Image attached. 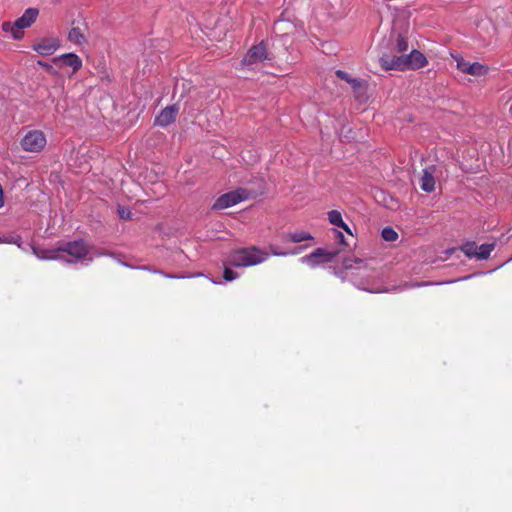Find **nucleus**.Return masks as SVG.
<instances>
[{"instance_id":"nucleus-1","label":"nucleus","mask_w":512,"mask_h":512,"mask_svg":"<svg viewBox=\"0 0 512 512\" xmlns=\"http://www.w3.org/2000/svg\"><path fill=\"white\" fill-rule=\"evenodd\" d=\"M263 193H264V186H263L262 181L260 182L257 190L241 187V188L236 189L235 191H231V192L221 195L213 204L212 209L213 210H222V209L228 208L230 206H233L242 200L254 199L258 195H261Z\"/></svg>"},{"instance_id":"nucleus-2","label":"nucleus","mask_w":512,"mask_h":512,"mask_svg":"<svg viewBox=\"0 0 512 512\" xmlns=\"http://www.w3.org/2000/svg\"><path fill=\"white\" fill-rule=\"evenodd\" d=\"M267 256V253L252 246L234 251L230 255L229 263L234 267H249L264 262Z\"/></svg>"},{"instance_id":"nucleus-3","label":"nucleus","mask_w":512,"mask_h":512,"mask_svg":"<svg viewBox=\"0 0 512 512\" xmlns=\"http://www.w3.org/2000/svg\"><path fill=\"white\" fill-rule=\"evenodd\" d=\"M408 22L401 17H397L393 21L390 41L392 42V53H404L408 50Z\"/></svg>"},{"instance_id":"nucleus-4","label":"nucleus","mask_w":512,"mask_h":512,"mask_svg":"<svg viewBox=\"0 0 512 512\" xmlns=\"http://www.w3.org/2000/svg\"><path fill=\"white\" fill-rule=\"evenodd\" d=\"M495 246V241L481 245H478L475 241H467L460 247V249L468 258L486 260L489 258Z\"/></svg>"},{"instance_id":"nucleus-5","label":"nucleus","mask_w":512,"mask_h":512,"mask_svg":"<svg viewBox=\"0 0 512 512\" xmlns=\"http://www.w3.org/2000/svg\"><path fill=\"white\" fill-rule=\"evenodd\" d=\"M401 55H396L395 53H384L380 58L379 62L381 67L384 70H397V71H405L410 70L408 67V62L410 61V53L405 54L400 53Z\"/></svg>"},{"instance_id":"nucleus-6","label":"nucleus","mask_w":512,"mask_h":512,"mask_svg":"<svg viewBox=\"0 0 512 512\" xmlns=\"http://www.w3.org/2000/svg\"><path fill=\"white\" fill-rule=\"evenodd\" d=\"M264 60L271 61L272 58L267 51V45L264 41H261L259 44L252 46L244 56L241 61L243 66H252L254 64L260 63Z\"/></svg>"},{"instance_id":"nucleus-7","label":"nucleus","mask_w":512,"mask_h":512,"mask_svg":"<svg viewBox=\"0 0 512 512\" xmlns=\"http://www.w3.org/2000/svg\"><path fill=\"white\" fill-rule=\"evenodd\" d=\"M335 74L338 78H340L350 84L357 101H359L361 103L367 101L368 96H367V82L366 81L361 80V79L352 78L347 72L342 71V70H337L335 72Z\"/></svg>"},{"instance_id":"nucleus-8","label":"nucleus","mask_w":512,"mask_h":512,"mask_svg":"<svg viewBox=\"0 0 512 512\" xmlns=\"http://www.w3.org/2000/svg\"><path fill=\"white\" fill-rule=\"evenodd\" d=\"M46 144L43 132L35 130L28 132L21 140V147L28 152H39Z\"/></svg>"},{"instance_id":"nucleus-9","label":"nucleus","mask_w":512,"mask_h":512,"mask_svg":"<svg viewBox=\"0 0 512 512\" xmlns=\"http://www.w3.org/2000/svg\"><path fill=\"white\" fill-rule=\"evenodd\" d=\"M39 10L37 8H28L24 14L14 22V39L20 40L23 38L24 33L22 29L30 27L37 19Z\"/></svg>"},{"instance_id":"nucleus-10","label":"nucleus","mask_w":512,"mask_h":512,"mask_svg":"<svg viewBox=\"0 0 512 512\" xmlns=\"http://www.w3.org/2000/svg\"><path fill=\"white\" fill-rule=\"evenodd\" d=\"M343 249L328 251L323 248H318L311 254L302 258L303 262L308 263L311 266L318 265L320 263L331 262Z\"/></svg>"},{"instance_id":"nucleus-11","label":"nucleus","mask_w":512,"mask_h":512,"mask_svg":"<svg viewBox=\"0 0 512 512\" xmlns=\"http://www.w3.org/2000/svg\"><path fill=\"white\" fill-rule=\"evenodd\" d=\"M33 49L42 56L52 55L59 47L60 41L57 38H41L33 44Z\"/></svg>"},{"instance_id":"nucleus-12","label":"nucleus","mask_w":512,"mask_h":512,"mask_svg":"<svg viewBox=\"0 0 512 512\" xmlns=\"http://www.w3.org/2000/svg\"><path fill=\"white\" fill-rule=\"evenodd\" d=\"M456 61L459 70L472 76H483L488 72V67L478 62L469 63L463 58L456 59Z\"/></svg>"},{"instance_id":"nucleus-13","label":"nucleus","mask_w":512,"mask_h":512,"mask_svg":"<svg viewBox=\"0 0 512 512\" xmlns=\"http://www.w3.org/2000/svg\"><path fill=\"white\" fill-rule=\"evenodd\" d=\"M72 28L68 33V40L77 45H82L87 42V38L85 36V31L88 30V25L85 22H82L81 25L79 23L76 25V21L73 20L71 22Z\"/></svg>"},{"instance_id":"nucleus-14","label":"nucleus","mask_w":512,"mask_h":512,"mask_svg":"<svg viewBox=\"0 0 512 512\" xmlns=\"http://www.w3.org/2000/svg\"><path fill=\"white\" fill-rule=\"evenodd\" d=\"M435 172V165H431L423 170V174L420 178V187L423 191L431 193L435 190Z\"/></svg>"},{"instance_id":"nucleus-15","label":"nucleus","mask_w":512,"mask_h":512,"mask_svg":"<svg viewBox=\"0 0 512 512\" xmlns=\"http://www.w3.org/2000/svg\"><path fill=\"white\" fill-rule=\"evenodd\" d=\"M178 114V107L176 105L167 106L155 119V124L166 127L175 121Z\"/></svg>"},{"instance_id":"nucleus-16","label":"nucleus","mask_w":512,"mask_h":512,"mask_svg":"<svg viewBox=\"0 0 512 512\" xmlns=\"http://www.w3.org/2000/svg\"><path fill=\"white\" fill-rule=\"evenodd\" d=\"M63 250L76 258L85 257L88 253L87 245L83 241L69 242Z\"/></svg>"},{"instance_id":"nucleus-17","label":"nucleus","mask_w":512,"mask_h":512,"mask_svg":"<svg viewBox=\"0 0 512 512\" xmlns=\"http://www.w3.org/2000/svg\"><path fill=\"white\" fill-rule=\"evenodd\" d=\"M54 63L63 62L64 65L73 68V72H77L82 67V60L74 53L63 54L52 60Z\"/></svg>"},{"instance_id":"nucleus-18","label":"nucleus","mask_w":512,"mask_h":512,"mask_svg":"<svg viewBox=\"0 0 512 512\" xmlns=\"http://www.w3.org/2000/svg\"><path fill=\"white\" fill-rule=\"evenodd\" d=\"M339 227L342 228L349 235V238L353 243H351L349 240L345 239L343 232L339 231L337 229H332V231H331L333 234V236H332L333 239L336 242H338L339 244L343 245L344 247H351L352 245H355L354 236H353L352 231L350 230V227L346 226V225L339 226Z\"/></svg>"},{"instance_id":"nucleus-19","label":"nucleus","mask_w":512,"mask_h":512,"mask_svg":"<svg viewBox=\"0 0 512 512\" xmlns=\"http://www.w3.org/2000/svg\"><path fill=\"white\" fill-rule=\"evenodd\" d=\"M410 57H411V59L408 62V64H410V66L408 65L410 70L420 69L428 63L425 55L422 52H420L419 50L413 49L410 52Z\"/></svg>"},{"instance_id":"nucleus-20","label":"nucleus","mask_w":512,"mask_h":512,"mask_svg":"<svg viewBox=\"0 0 512 512\" xmlns=\"http://www.w3.org/2000/svg\"><path fill=\"white\" fill-rule=\"evenodd\" d=\"M117 214L119 219L122 221H141L139 212L137 210H132L129 207L118 205Z\"/></svg>"},{"instance_id":"nucleus-21","label":"nucleus","mask_w":512,"mask_h":512,"mask_svg":"<svg viewBox=\"0 0 512 512\" xmlns=\"http://www.w3.org/2000/svg\"><path fill=\"white\" fill-rule=\"evenodd\" d=\"M375 199L383 204L385 207L389 208V209H394L397 207L398 205V202L396 199H394L392 196L390 195H387L385 192L383 191H378L377 194L375 195Z\"/></svg>"},{"instance_id":"nucleus-22","label":"nucleus","mask_w":512,"mask_h":512,"mask_svg":"<svg viewBox=\"0 0 512 512\" xmlns=\"http://www.w3.org/2000/svg\"><path fill=\"white\" fill-rule=\"evenodd\" d=\"M313 237L304 231H297L294 233H289L285 235V241L293 242V243H299L306 240H312Z\"/></svg>"},{"instance_id":"nucleus-23","label":"nucleus","mask_w":512,"mask_h":512,"mask_svg":"<svg viewBox=\"0 0 512 512\" xmlns=\"http://www.w3.org/2000/svg\"><path fill=\"white\" fill-rule=\"evenodd\" d=\"M330 224H345L342 215L338 210H332L327 213Z\"/></svg>"},{"instance_id":"nucleus-24","label":"nucleus","mask_w":512,"mask_h":512,"mask_svg":"<svg viewBox=\"0 0 512 512\" xmlns=\"http://www.w3.org/2000/svg\"><path fill=\"white\" fill-rule=\"evenodd\" d=\"M382 237L386 241H395L398 237V234L391 227H385L382 230Z\"/></svg>"},{"instance_id":"nucleus-25","label":"nucleus","mask_w":512,"mask_h":512,"mask_svg":"<svg viewBox=\"0 0 512 512\" xmlns=\"http://www.w3.org/2000/svg\"><path fill=\"white\" fill-rule=\"evenodd\" d=\"M223 277L226 281H232L237 278V274L230 268L226 267L224 269Z\"/></svg>"},{"instance_id":"nucleus-26","label":"nucleus","mask_w":512,"mask_h":512,"mask_svg":"<svg viewBox=\"0 0 512 512\" xmlns=\"http://www.w3.org/2000/svg\"><path fill=\"white\" fill-rule=\"evenodd\" d=\"M354 263H362V260L355 258V259H345L343 261V266L345 269H352L354 268Z\"/></svg>"},{"instance_id":"nucleus-27","label":"nucleus","mask_w":512,"mask_h":512,"mask_svg":"<svg viewBox=\"0 0 512 512\" xmlns=\"http://www.w3.org/2000/svg\"><path fill=\"white\" fill-rule=\"evenodd\" d=\"M37 65H39V66L43 67V68H44L48 73H50V74H52V75L57 74V72H56V70L53 68V66H52V65H50V64H48V63H46V62H44V61H41V60L37 61Z\"/></svg>"},{"instance_id":"nucleus-28","label":"nucleus","mask_w":512,"mask_h":512,"mask_svg":"<svg viewBox=\"0 0 512 512\" xmlns=\"http://www.w3.org/2000/svg\"><path fill=\"white\" fill-rule=\"evenodd\" d=\"M15 29L16 28H14V23H11V22H8V21L2 23V30L5 31V32H11L13 38H14Z\"/></svg>"}]
</instances>
